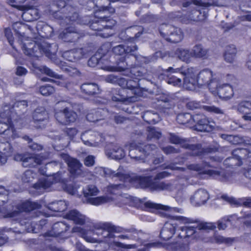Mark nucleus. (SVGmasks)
Instances as JSON below:
<instances>
[{
	"label": "nucleus",
	"instance_id": "obj_1",
	"mask_svg": "<svg viewBox=\"0 0 251 251\" xmlns=\"http://www.w3.org/2000/svg\"><path fill=\"white\" fill-rule=\"evenodd\" d=\"M6 117L0 120V134L3 138V141L0 142V149L4 151L9 152L12 150V143L21 136L17 128L24 127V119L11 111Z\"/></svg>",
	"mask_w": 251,
	"mask_h": 251
},
{
	"label": "nucleus",
	"instance_id": "obj_2",
	"mask_svg": "<svg viewBox=\"0 0 251 251\" xmlns=\"http://www.w3.org/2000/svg\"><path fill=\"white\" fill-rule=\"evenodd\" d=\"M183 68L174 69L169 67L167 72L169 73H180L184 76V84L189 88L196 85L200 86H206L210 90V83L214 80L213 72L209 69H204L198 73V70L196 68H188L186 70L182 71Z\"/></svg>",
	"mask_w": 251,
	"mask_h": 251
},
{
	"label": "nucleus",
	"instance_id": "obj_3",
	"mask_svg": "<svg viewBox=\"0 0 251 251\" xmlns=\"http://www.w3.org/2000/svg\"><path fill=\"white\" fill-rule=\"evenodd\" d=\"M209 159L210 162L203 161L201 164H191L188 165L187 168L190 170L198 172L200 174L219 177L223 181H229L230 173L224 170L218 171L212 169L219 168L223 158L220 157L211 156Z\"/></svg>",
	"mask_w": 251,
	"mask_h": 251
},
{
	"label": "nucleus",
	"instance_id": "obj_4",
	"mask_svg": "<svg viewBox=\"0 0 251 251\" xmlns=\"http://www.w3.org/2000/svg\"><path fill=\"white\" fill-rule=\"evenodd\" d=\"M135 52H129L123 58H117L119 61L112 62L104 66L103 69L109 72H123L134 75L136 76L142 75L140 66L137 64V56Z\"/></svg>",
	"mask_w": 251,
	"mask_h": 251
},
{
	"label": "nucleus",
	"instance_id": "obj_5",
	"mask_svg": "<svg viewBox=\"0 0 251 251\" xmlns=\"http://www.w3.org/2000/svg\"><path fill=\"white\" fill-rule=\"evenodd\" d=\"M201 233L194 226H181L176 232V241L172 243L168 248L174 251H188L189 243L193 240L199 238Z\"/></svg>",
	"mask_w": 251,
	"mask_h": 251
},
{
	"label": "nucleus",
	"instance_id": "obj_6",
	"mask_svg": "<svg viewBox=\"0 0 251 251\" xmlns=\"http://www.w3.org/2000/svg\"><path fill=\"white\" fill-rule=\"evenodd\" d=\"M69 194L76 197L81 198L84 201L94 205H100L113 201L116 195L109 190L105 196L95 197L99 194L98 189H64Z\"/></svg>",
	"mask_w": 251,
	"mask_h": 251
},
{
	"label": "nucleus",
	"instance_id": "obj_7",
	"mask_svg": "<svg viewBox=\"0 0 251 251\" xmlns=\"http://www.w3.org/2000/svg\"><path fill=\"white\" fill-rule=\"evenodd\" d=\"M91 29L97 36L106 38L113 35V30L117 25V21L111 16L105 15L97 17L95 16L94 20H90L88 24Z\"/></svg>",
	"mask_w": 251,
	"mask_h": 251
},
{
	"label": "nucleus",
	"instance_id": "obj_8",
	"mask_svg": "<svg viewBox=\"0 0 251 251\" xmlns=\"http://www.w3.org/2000/svg\"><path fill=\"white\" fill-rule=\"evenodd\" d=\"M104 175L106 177H118L120 181L129 182L130 184L139 185L141 188H149L154 184L151 176H142L135 175L131 176L128 174L116 172L111 169L104 168Z\"/></svg>",
	"mask_w": 251,
	"mask_h": 251
},
{
	"label": "nucleus",
	"instance_id": "obj_9",
	"mask_svg": "<svg viewBox=\"0 0 251 251\" xmlns=\"http://www.w3.org/2000/svg\"><path fill=\"white\" fill-rule=\"evenodd\" d=\"M52 44L44 43L43 44L32 39H26L22 43V49L24 53L29 57L38 58L44 54L49 58H51L54 54L51 50Z\"/></svg>",
	"mask_w": 251,
	"mask_h": 251
},
{
	"label": "nucleus",
	"instance_id": "obj_10",
	"mask_svg": "<svg viewBox=\"0 0 251 251\" xmlns=\"http://www.w3.org/2000/svg\"><path fill=\"white\" fill-rule=\"evenodd\" d=\"M130 79L120 77L118 78L114 75H109L107 80L108 82L112 83L117 81L119 85L124 89H128L131 91V93L135 97H142L144 89L140 87L139 81L143 76H136L134 75L128 73Z\"/></svg>",
	"mask_w": 251,
	"mask_h": 251
},
{
	"label": "nucleus",
	"instance_id": "obj_11",
	"mask_svg": "<svg viewBox=\"0 0 251 251\" xmlns=\"http://www.w3.org/2000/svg\"><path fill=\"white\" fill-rule=\"evenodd\" d=\"M85 35L84 32L71 26L65 28L60 32L58 37L64 42L73 43V45L77 47L83 44Z\"/></svg>",
	"mask_w": 251,
	"mask_h": 251
},
{
	"label": "nucleus",
	"instance_id": "obj_12",
	"mask_svg": "<svg viewBox=\"0 0 251 251\" xmlns=\"http://www.w3.org/2000/svg\"><path fill=\"white\" fill-rule=\"evenodd\" d=\"M172 218L171 221L165 223L160 233L161 238L165 240L169 239L174 234L176 235L178 228L174 220L184 224L192 223V220L183 216H172Z\"/></svg>",
	"mask_w": 251,
	"mask_h": 251
},
{
	"label": "nucleus",
	"instance_id": "obj_13",
	"mask_svg": "<svg viewBox=\"0 0 251 251\" xmlns=\"http://www.w3.org/2000/svg\"><path fill=\"white\" fill-rule=\"evenodd\" d=\"M232 156L227 158L225 163L228 167L240 166L243 164V159L251 157V151L247 148H239L233 150L232 151Z\"/></svg>",
	"mask_w": 251,
	"mask_h": 251
},
{
	"label": "nucleus",
	"instance_id": "obj_14",
	"mask_svg": "<svg viewBox=\"0 0 251 251\" xmlns=\"http://www.w3.org/2000/svg\"><path fill=\"white\" fill-rule=\"evenodd\" d=\"M31 123L36 129H43L47 126L49 123V116L44 107H38L33 111Z\"/></svg>",
	"mask_w": 251,
	"mask_h": 251
},
{
	"label": "nucleus",
	"instance_id": "obj_15",
	"mask_svg": "<svg viewBox=\"0 0 251 251\" xmlns=\"http://www.w3.org/2000/svg\"><path fill=\"white\" fill-rule=\"evenodd\" d=\"M194 128L199 131L210 132L214 129V122L202 113L193 115Z\"/></svg>",
	"mask_w": 251,
	"mask_h": 251
},
{
	"label": "nucleus",
	"instance_id": "obj_16",
	"mask_svg": "<svg viewBox=\"0 0 251 251\" xmlns=\"http://www.w3.org/2000/svg\"><path fill=\"white\" fill-rule=\"evenodd\" d=\"M138 50V47L136 45L133 46H125L123 45H119L116 46L112 48V53L109 58V64L112 65V62L119 61L117 58H123L124 56H126L128 53L132 52H135Z\"/></svg>",
	"mask_w": 251,
	"mask_h": 251
},
{
	"label": "nucleus",
	"instance_id": "obj_17",
	"mask_svg": "<svg viewBox=\"0 0 251 251\" xmlns=\"http://www.w3.org/2000/svg\"><path fill=\"white\" fill-rule=\"evenodd\" d=\"M55 117L61 124L70 125L75 122L77 118V114L69 108L65 107L62 110L56 112Z\"/></svg>",
	"mask_w": 251,
	"mask_h": 251
},
{
	"label": "nucleus",
	"instance_id": "obj_18",
	"mask_svg": "<svg viewBox=\"0 0 251 251\" xmlns=\"http://www.w3.org/2000/svg\"><path fill=\"white\" fill-rule=\"evenodd\" d=\"M155 148L156 146L153 144H147L144 142L136 143L135 142H132L129 144V156L131 158H137L138 157L132 156L131 154L132 151L136 150L142 153L144 157H147Z\"/></svg>",
	"mask_w": 251,
	"mask_h": 251
},
{
	"label": "nucleus",
	"instance_id": "obj_19",
	"mask_svg": "<svg viewBox=\"0 0 251 251\" xmlns=\"http://www.w3.org/2000/svg\"><path fill=\"white\" fill-rule=\"evenodd\" d=\"M211 91L215 96H218L222 100H229L234 95L233 87L228 83L217 86L214 90H211Z\"/></svg>",
	"mask_w": 251,
	"mask_h": 251
},
{
	"label": "nucleus",
	"instance_id": "obj_20",
	"mask_svg": "<svg viewBox=\"0 0 251 251\" xmlns=\"http://www.w3.org/2000/svg\"><path fill=\"white\" fill-rule=\"evenodd\" d=\"M137 203L139 204V206L143 207L147 210L152 211L155 209H162L165 211L172 210L170 207L159 204L153 203L150 201H146V199H140L136 198L135 200Z\"/></svg>",
	"mask_w": 251,
	"mask_h": 251
},
{
	"label": "nucleus",
	"instance_id": "obj_21",
	"mask_svg": "<svg viewBox=\"0 0 251 251\" xmlns=\"http://www.w3.org/2000/svg\"><path fill=\"white\" fill-rule=\"evenodd\" d=\"M82 48H77L63 52L62 56L66 60L75 62L79 60L83 57Z\"/></svg>",
	"mask_w": 251,
	"mask_h": 251
},
{
	"label": "nucleus",
	"instance_id": "obj_22",
	"mask_svg": "<svg viewBox=\"0 0 251 251\" xmlns=\"http://www.w3.org/2000/svg\"><path fill=\"white\" fill-rule=\"evenodd\" d=\"M209 198V195L206 189H198L191 198V202L196 206L204 204Z\"/></svg>",
	"mask_w": 251,
	"mask_h": 251
},
{
	"label": "nucleus",
	"instance_id": "obj_23",
	"mask_svg": "<svg viewBox=\"0 0 251 251\" xmlns=\"http://www.w3.org/2000/svg\"><path fill=\"white\" fill-rule=\"evenodd\" d=\"M68 220L72 221L76 225H83L88 221V218L76 210L69 211L65 216Z\"/></svg>",
	"mask_w": 251,
	"mask_h": 251
},
{
	"label": "nucleus",
	"instance_id": "obj_24",
	"mask_svg": "<svg viewBox=\"0 0 251 251\" xmlns=\"http://www.w3.org/2000/svg\"><path fill=\"white\" fill-rule=\"evenodd\" d=\"M69 171L74 177H77L81 173L82 164L76 158L70 157L67 161Z\"/></svg>",
	"mask_w": 251,
	"mask_h": 251
},
{
	"label": "nucleus",
	"instance_id": "obj_25",
	"mask_svg": "<svg viewBox=\"0 0 251 251\" xmlns=\"http://www.w3.org/2000/svg\"><path fill=\"white\" fill-rule=\"evenodd\" d=\"M80 90L85 96H93L99 93V87L96 83L84 82L80 86Z\"/></svg>",
	"mask_w": 251,
	"mask_h": 251
},
{
	"label": "nucleus",
	"instance_id": "obj_26",
	"mask_svg": "<svg viewBox=\"0 0 251 251\" xmlns=\"http://www.w3.org/2000/svg\"><path fill=\"white\" fill-rule=\"evenodd\" d=\"M104 110L102 108L91 109L86 115V120L89 122L96 123L104 119L103 112Z\"/></svg>",
	"mask_w": 251,
	"mask_h": 251
},
{
	"label": "nucleus",
	"instance_id": "obj_27",
	"mask_svg": "<svg viewBox=\"0 0 251 251\" xmlns=\"http://www.w3.org/2000/svg\"><path fill=\"white\" fill-rule=\"evenodd\" d=\"M221 137L222 139L229 141L233 145H244V146H246L247 145H251V140H246L238 135L222 134Z\"/></svg>",
	"mask_w": 251,
	"mask_h": 251
},
{
	"label": "nucleus",
	"instance_id": "obj_28",
	"mask_svg": "<svg viewBox=\"0 0 251 251\" xmlns=\"http://www.w3.org/2000/svg\"><path fill=\"white\" fill-rule=\"evenodd\" d=\"M69 228L64 223L57 222L53 225L52 230L48 234L50 236H58L62 232L67 231Z\"/></svg>",
	"mask_w": 251,
	"mask_h": 251
},
{
	"label": "nucleus",
	"instance_id": "obj_29",
	"mask_svg": "<svg viewBox=\"0 0 251 251\" xmlns=\"http://www.w3.org/2000/svg\"><path fill=\"white\" fill-rule=\"evenodd\" d=\"M189 141H187L183 145V149L191 151V155L193 156H202V145L201 144H190Z\"/></svg>",
	"mask_w": 251,
	"mask_h": 251
},
{
	"label": "nucleus",
	"instance_id": "obj_30",
	"mask_svg": "<svg viewBox=\"0 0 251 251\" xmlns=\"http://www.w3.org/2000/svg\"><path fill=\"white\" fill-rule=\"evenodd\" d=\"M4 193H0V206L7 201V191L5 190ZM16 213H8L3 207H0V218L13 217L16 215Z\"/></svg>",
	"mask_w": 251,
	"mask_h": 251
},
{
	"label": "nucleus",
	"instance_id": "obj_31",
	"mask_svg": "<svg viewBox=\"0 0 251 251\" xmlns=\"http://www.w3.org/2000/svg\"><path fill=\"white\" fill-rule=\"evenodd\" d=\"M125 93L126 90L123 88H113L111 91L112 95L111 100L115 102L125 101L128 97L127 96L124 95Z\"/></svg>",
	"mask_w": 251,
	"mask_h": 251
},
{
	"label": "nucleus",
	"instance_id": "obj_32",
	"mask_svg": "<svg viewBox=\"0 0 251 251\" xmlns=\"http://www.w3.org/2000/svg\"><path fill=\"white\" fill-rule=\"evenodd\" d=\"M184 37L182 30L179 27H176L175 30L171 32L167 41L172 43H177L181 41Z\"/></svg>",
	"mask_w": 251,
	"mask_h": 251
},
{
	"label": "nucleus",
	"instance_id": "obj_33",
	"mask_svg": "<svg viewBox=\"0 0 251 251\" xmlns=\"http://www.w3.org/2000/svg\"><path fill=\"white\" fill-rule=\"evenodd\" d=\"M236 53L237 49L234 45H230L227 46L224 54L225 60L227 62L232 63L236 57Z\"/></svg>",
	"mask_w": 251,
	"mask_h": 251
},
{
	"label": "nucleus",
	"instance_id": "obj_34",
	"mask_svg": "<svg viewBox=\"0 0 251 251\" xmlns=\"http://www.w3.org/2000/svg\"><path fill=\"white\" fill-rule=\"evenodd\" d=\"M102 230L101 234L105 238L110 239L115 237L113 232L115 230V227L109 223L102 224L100 226Z\"/></svg>",
	"mask_w": 251,
	"mask_h": 251
},
{
	"label": "nucleus",
	"instance_id": "obj_35",
	"mask_svg": "<svg viewBox=\"0 0 251 251\" xmlns=\"http://www.w3.org/2000/svg\"><path fill=\"white\" fill-rule=\"evenodd\" d=\"M35 174L33 171L30 170H26L21 176V180L24 185L28 186V188H31L30 185L35 178Z\"/></svg>",
	"mask_w": 251,
	"mask_h": 251
},
{
	"label": "nucleus",
	"instance_id": "obj_36",
	"mask_svg": "<svg viewBox=\"0 0 251 251\" xmlns=\"http://www.w3.org/2000/svg\"><path fill=\"white\" fill-rule=\"evenodd\" d=\"M175 27L176 26L171 25L163 24L160 25L159 31L161 37L167 41V38L170 36L171 32L175 30Z\"/></svg>",
	"mask_w": 251,
	"mask_h": 251
},
{
	"label": "nucleus",
	"instance_id": "obj_37",
	"mask_svg": "<svg viewBox=\"0 0 251 251\" xmlns=\"http://www.w3.org/2000/svg\"><path fill=\"white\" fill-rule=\"evenodd\" d=\"M67 208V203L63 201H53L48 205V208L54 212H62L66 209Z\"/></svg>",
	"mask_w": 251,
	"mask_h": 251
},
{
	"label": "nucleus",
	"instance_id": "obj_38",
	"mask_svg": "<svg viewBox=\"0 0 251 251\" xmlns=\"http://www.w3.org/2000/svg\"><path fill=\"white\" fill-rule=\"evenodd\" d=\"M7 2L11 5L12 7L17 8L18 9L25 11L24 14H31L29 12V10H31V12L32 11H35L36 13L37 12V9H33L31 8V6H27V5H19L18 3H20L19 2V0H7Z\"/></svg>",
	"mask_w": 251,
	"mask_h": 251
},
{
	"label": "nucleus",
	"instance_id": "obj_39",
	"mask_svg": "<svg viewBox=\"0 0 251 251\" xmlns=\"http://www.w3.org/2000/svg\"><path fill=\"white\" fill-rule=\"evenodd\" d=\"M16 160H19L22 161L24 163L29 162L30 160H33L37 164L40 165L42 163V159L37 155L34 156H26L24 154H18L15 156Z\"/></svg>",
	"mask_w": 251,
	"mask_h": 251
},
{
	"label": "nucleus",
	"instance_id": "obj_40",
	"mask_svg": "<svg viewBox=\"0 0 251 251\" xmlns=\"http://www.w3.org/2000/svg\"><path fill=\"white\" fill-rule=\"evenodd\" d=\"M237 110L241 114H251V101L242 100L237 105Z\"/></svg>",
	"mask_w": 251,
	"mask_h": 251
},
{
	"label": "nucleus",
	"instance_id": "obj_41",
	"mask_svg": "<svg viewBox=\"0 0 251 251\" xmlns=\"http://www.w3.org/2000/svg\"><path fill=\"white\" fill-rule=\"evenodd\" d=\"M169 135V140L171 143L175 145H180L182 148H183V145H185L187 141H189V139L182 138L174 133H170Z\"/></svg>",
	"mask_w": 251,
	"mask_h": 251
},
{
	"label": "nucleus",
	"instance_id": "obj_42",
	"mask_svg": "<svg viewBox=\"0 0 251 251\" xmlns=\"http://www.w3.org/2000/svg\"><path fill=\"white\" fill-rule=\"evenodd\" d=\"M176 54L181 60L189 63L191 60V54L189 50L182 49H178L176 51Z\"/></svg>",
	"mask_w": 251,
	"mask_h": 251
},
{
	"label": "nucleus",
	"instance_id": "obj_43",
	"mask_svg": "<svg viewBox=\"0 0 251 251\" xmlns=\"http://www.w3.org/2000/svg\"><path fill=\"white\" fill-rule=\"evenodd\" d=\"M101 62L103 65L101 67L103 69L104 66L109 64V61L108 59H105L103 58L100 59L97 58L95 56L93 55L91 56L88 60V65L91 67H96L100 62Z\"/></svg>",
	"mask_w": 251,
	"mask_h": 251
},
{
	"label": "nucleus",
	"instance_id": "obj_44",
	"mask_svg": "<svg viewBox=\"0 0 251 251\" xmlns=\"http://www.w3.org/2000/svg\"><path fill=\"white\" fill-rule=\"evenodd\" d=\"M38 205L35 203H32L30 201H25L22 202L18 207L19 211H30L37 208Z\"/></svg>",
	"mask_w": 251,
	"mask_h": 251
},
{
	"label": "nucleus",
	"instance_id": "obj_45",
	"mask_svg": "<svg viewBox=\"0 0 251 251\" xmlns=\"http://www.w3.org/2000/svg\"><path fill=\"white\" fill-rule=\"evenodd\" d=\"M52 182L46 178L38 179L37 182L31 186V188H49L52 185Z\"/></svg>",
	"mask_w": 251,
	"mask_h": 251
},
{
	"label": "nucleus",
	"instance_id": "obj_46",
	"mask_svg": "<svg viewBox=\"0 0 251 251\" xmlns=\"http://www.w3.org/2000/svg\"><path fill=\"white\" fill-rule=\"evenodd\" d=\"M193 115L188 113H179L177 115L176 120L178 123L182 125H186L190 122L191 120L193 121Z\"/></svg>",
	"mask_w": 251,
	"mask_h": 251
},
{
	"label": "nucleus",
	"instance_id": "obj_47",
	"mask_svg": "<svg viewBox=\"0 0 251 251\" xmlns=\"http://www.w3.org/2000/svg\"><path fill=\"white\" fill-rule=\"evenodd\" d=\"M72 232L78 233L80 234V235L81 236V237L82 238H83L88 242H90V243L96 242V240L95 239H94L92 237H90L87 236V235H86L87 231L85 229H84L79 226H74L72 228Z\"/></svg>",
	"mask_w": 251,
	"mask_h": 251
},
{
	"label": "nucleus",
	"instance_id": "obj_48",
	"mask_svg": "<svg viewBox=\"0 0 251 251\" xmlns=\"http://www.w3.org/2000/svg\"><path fill=\"white\" fill-rule=\"evenodd\" d=\"M192 53L197 58H202L207 54V50H204L201 45H195L192 50Z\"/></svg>",
	"mask_w": 251,
	"mask_h": 251
},
{
	"label": "nucleus",
	"instance_id": "obj_49",
	"mask_svg": "<svg viewBox=\"0 0 251 251\" xmlns=\"http://www.w3.org/2000/svg\"><path fill=\"white\" fill-rule=\"evenodd\" d=\"M55 88L50 84L42 85L39 88L40 93L45 96L51 95L55 92Z\"/></svg>",
	"mask_w": 251,
	"mask_h": 251
},
{
	"label": "nucleus",
	"instance_id": "obj_50",
	"mask_svg": "<svg viewBox=\"0 0 251 251\" xmlns=\"http://www.w3.org/2000/svg\"><path fill=\"white\" fill-rule=\"evenodd\" d=\"M107 242H108L109 247L114 250H116V248L132 249L135 248L137 247L135 244L125 245L115 241H113L112 242L107 241Z\"/></svg>",
	"mask_w": 251,
	"mask_h": 251
},
{
	"label": "nucleus",
	"instance_id": "obj_51",
	"mask_svg": "<svg viewBox=\"0 0 251 251\" xmlns=\"http://www.w3.org/2000/svg\"><path fill=\"white\" fill-rule=\"evenodd\" d=\"M62 70L71 76H79L81 75L80 72L77 69L70 66H63Z\"/></svg>",
	"mask_w": 251,
	"mask_h": 251
},
{
	"label": "nucleus",
	"instance_id": "obj_52",
	"mask_svg": "<svg viewBox=\"0 0 251 251\" xmlns=\"http://www.w3.org/2000/svg\"><path fill=\"white\" fill-rule=\"evenodd\" d=\"M233 240L231 238H226L219 235H214L213 241L218 244H230Z\"/></svg>",
	"mask_w": 251,
	"mask_h": 251
},
{
	"label": "nucleus",
	"instance_id": "obj_53",
	"mask_svg": "<svg viewBox=\"0 0 251 251\" xmlns=\"http://www.w3.org/2000/svg\"><path fill=\"white\" fill-rule=\"evenodd\" d=\"M13 151V148L11 151L7 152L0 149V165L5 164L7 161V156L11 154Z\"/></svg>",
	"mask_w": 251,
	"mask_h": 251
},
{
	"label": "nucleus",
	"instance_id": "obj_54",
	"mask_svg": "<svg viewBox=\"0 0 251 251\" xmlns=\"http://www.w3.org/2000/svg\"><path fill=\"white\" fill-rule=\"evenodd\" d=\"M203 108L205 111L210 113H215V114H221L222 113V110L218 107L212 105V106H207L205 105L203 106Z\"/></svg>",
	"mask_w": 251,
	"mask_h": 251
},
{
	"label": "nucleus",
	"instance_id": "obj_55",
	"mask_svg": "<svg viewBox=\"0 0 251 251\" xmlns=\"http://www.w3.org/2000/svg\"><path fill=\"white\" fill-rule=\"evenodd\" d=\"M141 234V233L137 231L136 230H133L132 231V234L129 235H121L119 236V237L121 239H137L139 238V234Z\"/></svg>",
	"mask_w": 251,
	"mask_h": 251
},
{
	"label": "nucleus",
	"instance_id": "obj_56",
	"mask_svg": "<svg viewBox=\"0 0 251 251\" xmlns=\"http://www.w3.org/2000/svg\"><path fill=\"white\" fill-rule=\"evenodd\" d=\"M215 227L216 226L214 224L208 223H201L197 227L199 230L201 229H212Z\"/></svg>",
	"mask_w": 251,
	"mask_h": 251
},
{
	"label": "nucleus",
	"instance_id": "obj_57",
	"mask_svg": "<svg viewBox=\"0 0 251 251\" xmlns=\"http://www.w3.org/2000/svg\"><path fill=\"white\" fill-rule=\"evenodd\" d=\"M4 34L10 45L12 46L14 43V40L13 34L10 29L8 28H5L4 29Z\"/></svg>",
	"mask_w": 251,
	"mask_h": 251
},
{
	"label": "nucleus",
	"instance_id": "obj_58",
	"mask_svg": "<svg viewBox=\"0 0 251 251\" xmlns=\"http://www.w3.org/2000/svg\"><path fill=\"white\" fill-rule=\"evenodd\" d=\"M201 106V103L195 101H190L186 103V107L190 110L199 109Z\"/></svg>",
	"mask_w": 251,
	"mask_h": 251
},
{
	"label": "nucleus",
	"instance_id": "obj_59",
	"mask_svg": "<svg viewBox=\"0 0 251 251\" xmlns=\"http://www.w3.org/2000/svg\"><path fill=\"white\" fill-rule=\"evenodd\" d=\"M84 164L87 167L93 166L95 164V157L91 155H88L84 159Z\"/></svg>",
	"mask_w": 251,
	"mask_h": 251
},
{
	"label": "nucleus",
	"instance_id": "obj_60",
	"mask_svg": "<svg viewBox=\"0 0 251 251\" xmlns=\"http://www.w3.org/2000/svg\"><path fill=\"white\" fill-rule=\"evenodd\" d=\"M229 222L228 217H225L218 221V227L219 229H225L227 226L226 223Z\"/></svg>",
	"mask_w": 251,
	"mask_h": 251
},
{
	"label": "nucleus",
	"instance_id": "obj_61",
	"mask_svg": "<svg viewBox=\"0 0 251 251\" xmlns=\"http://www.w3.org/2000/svg\"><path fill=\"white\" fill-rule=\"evenodd\" d=\"M171 176V173L166 171H163L157 173L154 177V180H159Z\"/></svg>",
	"mask_w": 251,
	"mask_h": 251
},
{
	"label": "nucleus",
	"instance_id": "obj_62",
	"mask_svg": "<svg viewBox=\"0 0 251 251\" xmlns=\"http://www.w3.org/2000/svg\"><path fill=\"white\" fill-rule=\"evenodd\" d=\"M162 151L166 154H170L178 152V151L175 147L171 146H168L162 148Z\"/></svg>",
	"mask_w": 251,
	"mask_h": 251
},
{
	"label": "nucleus",
	"instance_id": "obj_63",
	"mask_svg": "<svg viewBox=\"0 0 251 251\" xmlns=\"http://www.w3.org/2000/svg\"><path fill=\"white\" fill-rule=\"evenodd\" d=\"M28 73L27 69L22 66H17L15 74L18 76H23L26 75Z\"/></svg>",
	"mask_w": 251,
	"mask_h": 251
},
{
	"label": "nucleus",
	"instance_id": "obj_64",
	"mask_svg": "<svg viewBox=\"0 0 251 251\" xmlns=\"http://www.w3.org/2000/svg\"><path fill=\"white\" fill-rule=\"evenodd\" d=\"M64 131L70 138H74L77 133V130L75 127L66 128Z\"/></svg>",
	"mask_w": 251,
	"mask_h": 251
}]
</instances>
